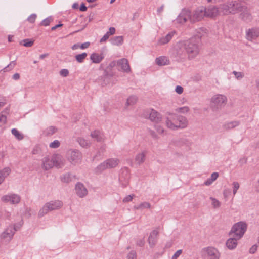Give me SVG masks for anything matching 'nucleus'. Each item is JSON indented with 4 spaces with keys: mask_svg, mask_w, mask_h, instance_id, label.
Wrapping results in <instances>:
<instances>
[{
    "mask_svg": "<svg viewBox=\"0 0 259 259\" xmlns=\"http://www.w3.org/2000/svg\"><path fill=\"white\" fill-rule=\"evenodd\" d=\"M63 206V203L59 200L51 201L46 203L43 207L39 210L38 216L42 217L49 211L58 209Z\"/></svg>",
    "mask_w": 259,
    "mask_h": 259,
    "instance_id": "obj_5",
    "label": "nucleus"
},
{
    "mask_svg": "<svg viewBox=\"0 0 259 259\" xmlns=\"http://www.w3.org/2000/svg\"><path fill=\"white\" fill-rule=\"evenodd\" d=\"M238 12H241L240 16L244 21H249L251 20V14L246 6L241 5Z\"/></svg>",
    "mask_w": 259,
    "mask_h": 259,
    "instance_id": "obj_15",
    "label": "nucleus"
},
{
    "mask_svg": "<svg viewBox=\"0 0 259 259\" xmlns=\"http://www.w3.org/2000/svg\"><path fill=\"white\" fill-rule=\"evenodd\" d=\"M11 132L15 137L19 140H22L24 138L23 135L21 134L16 128H13L11 130Z\"/></svg>",
    "mask_w": 259,
    "mask_h": 259,
    "instance_id": "obj_38",
    "label": "nucleus"
},
{
    "mask_svg": "<svg viewBox=\"0 0 259 259\" xmlns=\"http://www.w3.org/2000/svg\"><path fill=\"white\" fill-rule=\"evenodd\" d=\"M79 10L80 11L84 12L87 11V7L85 6L83 3H82L80 6Z\"/></svg>",
    "mask_w": 259,
    "mask_h": 259,
    "instance_id": "obj_64",
    "label": "nucleus"
},
{
    "mask_svg": "<svg viewBox=\"0 0 259 259\" xmlns=\"http://www.w3.org/2000/svg\"><path fill=\"white\" fill-rule=\"evenodd\" d=\"M34 44V40L30 39H25L20 42V44L26 47H31Z\"/></svg>",
    "mask_w": 259,
    "mask_h": 259,
    "instance_id": "obj_39",
    "label": "nucleus"
},
{
    "mask_svg": "<svg viewBox=\"0 0 259 259\" xmlns=\"http://www.w3.org/2000/svg\"><path fill=\"white\" fill-rule=\"evenodd\" d=\"M182 250L180 249L177 250L175 253L172 256V258L173 259H177L178 257L182 254Z\"/></svg>",
    "mask_w": 259,
    "mask_h": 259,
    "instance_id": "obj_54",
    "label": "nucleus"
},
{
    "mask_svg": "<svg viewBox=\"0 0 259 259\" xmlns=\"http://www.w3.org/2000/svg\"><path fill=\"white\" fill-rule=\"evenodd\" d=\"M206 14V10L203 8H198L195 10L192 14L191 23H194L196 22L200 21Z\"/></svg>",
    "mask_w": 259,
    "mask_h": 259,
    "instance_id": "obj_11",
    "label": "nucleus"
},
{
    "mask_svg": "<svg viewBox=\"0 0 259 259\" xmlns=\"http://www.w3.org/2000/svg\"><path fill=\"white\" fill-rule=\"evenodd\" d=\"M158 234V231L156 230L152 231L150 233L148 241L151 248H153L157 242Z\"/></svg>",
    "mask_w": 259,
    "mask_h": 259,
    "instance_id": "obj_20",
    "label": "nucleus"
},
{
    "mask_svg": "<svg viewBox=\"0 0 259 259\" xmlns=\"http://www.w3.org/2000/svg\"><path fill=\"white\" fill-rule=\"evenodd\" d=\"M57 131V128L55 126H50L45 129L44 131V134L45 136H51Z\"/></svg>",
    "mask_w": 259,
    "mask_h": 259,
    "instance_id": "obj_28",
    "label": "nucleus"
},
{
    "mask_svg": "<svg viewBox=\"0 0 259 259\" xmlns=\"http://www.w3.org/2000/svg\"><path fill=\"white\" fill-rule=\"evenodd\" d=\"M192 17V14L189 10L183 9L179 16L178 20L181 23H185L188 20L191 22V19Z\"/></svg>",
    "mask_w": 259,
    "mask_h": 259,
    "instance_id": "obj_16",
    "label": "nucleus"
},
{
    "mask_svg": "<svg viewBox=\"0 0 259 259\" xmlns=\"http://www.w3.org/2000/svg\"><path fill=\"white\" fill-rule=\"evenodd\" d=\"M149 133L150 135L152 137H153V138H155V139H157V136L156 134L153 130H149Z\"/></svg>",
    "mask_w": 259,
    "mask_h": 259,
    "instance_id": "obj_61",
    "label": "nucleus"
},
{
    "mask_svg": "<svg viewBox=\"0 0 259 259\" xmlns=\"http://www.w3.org/2000/svg\"><path fill=\"white\" fill-rule=\"evenodd\" d=\"M155 128L158 133L163 134L164 130L163 129V128L162 127H161V126L158 125H155Z\"/></svg>",
    "mask_w": 259,
    "mask_h": 259,
    "instance_id": "obj_53",
    "label": "nucleus"
},
{
    "mask_svg": "<svg viewBox=\"0 0 259 259\" xmlns=\"http://www.w3.org/2000/svg\"><path fill=\"white\" fill-rule=\"evenodd\" d=\"M141 117L148 119L155 123H158L162 120L160 114L152 109L144 110L141 114Z\"/></svg>",
    "mask_w": 259,
    "mask_h": 259,
    "instance_id": "obj_8",
    "label": "nucleus"
},
{
    "mask_svg": "<svg viewBox=\"0 0 259 259\" xmlns=\"http://www.w3.org/2000/svg\"><path fill=\"white\" fill-rule=\"evenodd\" d=\"M257 245H253L249 249V253L251 254L254 253L257 250Z\"/></svg>",
    "mask_w": 259,
    "mask_h": 259,
    "instance_id": "obj_57",
    "label": "nucleus"
},
{
    "mask_svg": "<svg viewBox=\"0 0 259 259\" xmlns=\"http://www.w3.org/2000/svg\"><path fill=\"white\" fill-rule=\"evenodd\" d=\"M110 35L107 32L100 39V42L101 43L106 41L109 37Z\"/></svg>",
    "mask_w": 259,
    "mask_h": 259,
    "instance_id": "obj_56",
    "label": "nucleus"
},
{
    "mask_svg": "<svg viewBox=\"0 0 259 259\" xmlns=\"http://www.w3.org/2000/svg\"><path fill=\"white\" fill-rule=\"evenodd\" d=\"M175 33V31H171L168 33L166 36L160 38L158 40L157 44L159 45H163L166 44H167L171 39L172 37L174 36Z\"/></svg>",
    "mask_w": 259,
    "mask_h": 259,
    "instance_id": "obj_21",
    "label": "nucleus"
},
{
    "mask_svg": "<svg viewBox=\"0 0 259 259\" xmlns=\"http://www.w3.org/2000/svg\"><path fill=\"white\" fill-rule=\"evenodd\" d=\"M54 165L58 168L61 167L63 165L62 157L59 154L54 155L52 157Z\"/></svg>",
    "mask_w": 259,
    "mask_h": 259,
    "instance_id": "obj_22",
    "label": "nucleus"
},
{
    "mask_svg": "<svg viewBox=\"0 0 259 259\" xmlns=\"http://www.w3.org/2000/svg\"><path fill=\"white\" fill-rule=\"evenodd\" d=\"M189 108L187 106H184L183 107L178 108L176 109V111L178 112L182 113H186L189 111Z\"/></svg>",
    "mask_w": 259,
    "mask_h": 259,
    "instance_id": "obj_42",
    "label": "nucleus"
},
{
    "mask_svg": "<svg viewBox=\"0 0 259 259\" xmlns=\"http://www.w3.org/2000/svg\"><path fill=\"white\" fill-rule=\"evenodd\" d=\"M36 15L35 14H31L27 19V20L31 23H33L35 22V20L36 18Z\"/></svg>",
    "mask_w": 259,
    "mask_h": 259,
    "instance_id": "obj_51",
    "label": "nucleus"
},
{
    "mask_svg": "<svg viewBox=\"0 0 259 259\" xmlns=\"http://www.w3.org/2000/svg\"><path fill=\"white\" fill-rule=\"evenodd\" d=\"M117 65L118 66V70L124 72L130 73L131 68L128 60L125 58H122L117 62Z\"/></svg>",
    "mask_w": 259,
    "mask_h": 259,
    "instance_id": "obj_13",
    "label": "nucleus"
},
{
    "mask_svg": "<svg viewBox=\"0 0 259 259\" xmlns=\"http://www.w3.org/2000/svg\"><path fill=\"white\" fill-rule=\"evenodd\" d=\"M200 41L198 37H192L184 41L186 51L190 59L194 58L199 54Z\"/></svg>",
    "mask_w": 259,
    "mask_h": 259,
    "instance_id": "obj_2",
    "label": "nucleus"
},
{
    "mask_svg": "<svg viewBox=\"0 0 259 259\" xmlns=\"http://www.w3.org/2000/svg\"><path fill=\"white\" fill-rule=\"evenodd\" d=\"M75 190L77 195L80 198L84 197L88 194V191L84 185L80 183H78L75 186Z\"/></svg>",
    "mask_w": 259,
    "mask_h": 259,
    "instance_id": "obj_19",
    "label": "nucleus"
},
{
    "mask_svg": "<svg viewBox=\"0 0 259 259\" xmlns=\"http://www.w3.org/2000/svg\"><path fill=\"white\" fill-rule=\"evenodd\" d=\"M175 91L178 94H181L183 92V88L180 85H177Z\"/></svg>",
    "mask_w": 259,
    "mask_h": 259,
    "instance_id": "obj_55",
    "label": "nucleus"
},
{
    "mask_svg": "<svg viewBox=\"0 0 259 259\" xmlns=\"http://www.w3.org/2000/svg\"><path fill=\"white\" fill-rule=\"evenodd\" d=\"M219 174L218 172H213L211 174L210 178L212 181H214L217 180Z\"/></svg>",
    "mask_w": 259,
    "mask_h": 259,
    "instance_id": "obj_60",
    "label": "nucleus"
},
{
    "mask_svg": "<svg viewBox=\"0 0 259 259\" xmlns=\"http://www.w3.org/2000/svg\"><path fill=\"white\" fill-rule=\"evenodd\" d=\"M2 200L4 202H10L11 204H15L20 202V197L16 194L5 195L2 197Z\"/></svg>",
    "mask_w": 259,
    "mask_h": 259,
    "instance_id": "obj_14",
    "label": "nucleus"
},
{
    "mask_svg": "<svg viewBox=\"0 0 259 259\" xmlns=\"http://www.w3.org/2000/svg\"><path fill=\"white\" fill-rule=\"evenodd\" d=\"M175 54L180 58H184L187 54L184 41L178 42L175 46Z\"/></svg>",
    "mask_w": 259,
    "mask_h": 259,
    "instance_id": "obj_12",
    "label": "nucleus"
},
{
    "mask_svg": "<svg viewBox=\"0 0 259 259\" xmlns=\"http://www.w3.org/2000/svg\"><path fill=\"white\" fill-rule=\"evenodd\" d=\"M227 101V98L225 96L220 94L216 95L211 98V107L213 111H216L225 106Z\"/></svg>",
    "mask_w": 259,
    "mask_h": 259,
    "instance_id": "obj_7",
    "label": "nucleus"
},
{
    "mask_svg": "<svg viewBox=\"0 0 259 259\" xmlns=\"http://www.w3.org/2000/svg\"><path fill=\"white\" fill-rule=\"evenodd\" d=\"M90 45V43L89 42H85L80 45L79 48L81 49H84L88 48Z\"/></svg>",
    "mask_w": 259,
    "mask_h": 259,
    "instance_id": "obj_58",
    "label": "nucleus"
},
{
    "mask_svg": "<svg viewBox=\"0 0 259 259\" xmlns=\"http://www.w3.org/2000/svg\"><path fill=\"white\" fill-rule=\"evenodd\" d=\"M146 154V151H143L136 155L135 160L138 165H141L145 161Z\"/></svg>",
    "mask_w": 259,
    "mask_h": 259,
    "instance_id": "obj_26",
    "label": "nucleus"
},
{
    "mask_svg": "<svg viewBox=\"0 0 259 259\" xmlns=\"http://www.w3.org/2000/svg\"><path fill=\"white\" fill-rule=\"evenodd\" d=\"M60 74L62 76L67 77L69 74V71L66 69H63L60 70Z\"/></svg>",
    "mask_w": 259,
    "mask_h": 259,
    "instance_id": "obj_52",
    "label": "nucleus"
},
{
    "mask_svg": "<svg viewBox=\"0 0 259 259\" xmlns=\"http://www.w3.org/2000/svg\"><path fill=\"white\" fill-rule=\"evenodd\" d=\"M60 145V143L58 140H55L50 144L49 146L52 148H57L59 147Z\"/></svg>",
    "mask_w": 259,
    "mask_h": 259,
    "instance_id": "obj_46",
    "label": "nucleus"
},
{
    "mask_svg": "<svg viewBox=\"0 0 259 259\" xmlns=\"http://www.w3.org/2000/svg\"><path fill=\"white\" fill-rule=\"evenodd\" d=\"M233 74L234 75L235 78L238 80L242 79L244 76L243 72H237L236 71H234L233 72Z\"/></svg>",
    "mask_w": 259,
    "mask_h": 259,
    "instance_id": "obj_44",
    "label": "nucleus"
},
{
    "mask_svg": "<svg viewBox=\"0 0 259 259\" xmlns=\"http://www.w3.org/2000/svg\"><path fill=\"white\" fill-rule=\"evenodd\" d=\"M16 64V61H11L9 65H8L7 66L4 68L2 70H3L4 72H6L8 71V70L7 69V68L9 69V70H11L14 67Z\"/></svg>",
    "mask_w": 259,
    "mask_h": 259,
    "instance_id": "obj_43",
    "label": "nucleus"
},
{
    "mask_svg": "<svg viewBox=\"0 0 259 259\" xmlns=\"http://www.w3.org/2000/svg\"><path fill=\"white\" fill-rule=\"evenodd\" d=\"M134 196H135V195L134 194L129 195L127 196L123 199V202L127 203V202L131 201L133 199V197H134Z\"/></svg>",
    "mask_w": 259,
    "mask_h": 259,
    "instance_id": "obj_50",
    "label": "nucleus"
},
{
    "mask_svg": "<svg viewBox=\"0 0 259 259\" xmlns=\"http://www.w3.org/2000/svg\"><path fill=\"white\" fill-rule=\"evenodd\" d=\"M206 13L208 16L211 17L215 16L218 14H221L222 12L220 11V6L219 7H213L211 8H209L206 11Z\"/></svg>",
    "mask_w": 259,
    "mask_h": 259,
    "instance_id": "obj_27",
    "label": "nucleus"
},
{
    "mask_svg": "<svg viewBox=\"0 0 259 259\" xmlns=\"http://www.w3.org/2000/svg\"><path fill=\"white\" fill-rule=\"evenodd\" d=\"M137 101V98L135 96H130L126 101V105H134Z\"/></svg>",
    "mask_w": 259,
    "mask_h": 259,
    "instance_id": "obj_37",
    "label": "nucleus"
},
{
    "mask_svg": "<svg viewBox=\"0 0 259 259\" xmlns=\"http://www.w3.org/2000/svg\"><path fill=\"white\" fill-rule=\"evenodd\" d=\"M103 59L104 56L102 54L99 55L96 53H93L90 56V59L94 63H99Z\"/></svg>",
    "mask_w": 259,
    "mask_h": 259,
    "instance_id": "obj_25",
    "label": "nucleus"
},
{
    "mask_svg": "<svg viewBox=\"0 0 259 259\" xmlns=\"http://www.w3.org/2000/svg\"><path fill=\"white\" fill-rule=\"evenodd\" d=\"M259 37V28H253L249 29L246 32V39L252 41Z\"/></svg>",
    "mask_w": 259,
    "mask_h": 259,
    "instance_id": "obj_18",
    "label": "nucleus"
},
{
    "mask_svg": "<svg viewBox=\"0 0 259 259\" xmlns=\"http://www.w3.org/2000/svg\"><path fill=\"white\" fill-rule=\"evenodd\" d=\"M67 158L72 164H75L80 162L82 158V155L80 151L76 149H70L67 151Z\"/></svg>",
    "mask_w": 259,
    "mask_h": 259,
    "instance_id": "obj_10",
    "label": "nucleus"
},
{
    "mask_svg": "<svg viewBox=\"0 0 259 259\" xmlns=\"http://www.w3.org/2000/svg\"><path fill=\"white\" fill-rule=\"evenodd\" d=\"M109 35H113L115 33V29L114 27H110L109 31L107 32Z\"/></svg>",
    "mask_w": 259,
    "mask_h": 259,
    "instance_id": "obj_62",
    "label": "nucleus"
},
{
    "mask_svg": "<svg viewBox=\"0 0 259 259\" xmlns=\"http://www.w3.org/2000/svg\"><path fill=\"white\" fill-rule=\"evenodd\" d=\"M11 172V169L9 167H5L2 170H0V176L3 179L7 178Z\"/></svg>",
    "mask_w": 259,
    "mask_h": 259,
    "instance_id": "obj_34",
    "label": "nucleus"
},
{
    "mask_svg": "<svg viewBox=\"0 0 259 259\" xmlns=\"http://www.w3.org/2000/svg\"><path fill=\"white\" fill-rule=\"evenodd\" d=\"M136 252L135 251H131L127 255V259H136Z\"/></svg>",
    "mask_w": 259,
    "mask_h": 259,
    "instance_id": "obj_48",
    "label": "nucleus"
},
{
    "mask_svg": "<svg viewBox=\"0 0 259 259\" xmlns=\"http://www.w3.org/2000/svg\"><path fill=\"white\" fill-rule=\"evenodd\" d=\"M202 257L206 259H220V253L213 247H207L203 249Z\"/></svg>",
    "mask_w": 259,
    "mask_h": 259,
    "instance_id": "obj_9",
    "label": "nucleus"
},
{
    "mask_svg": "<svg viewBox=\"0 0 259 259\" xmlns=\"http://www.w3.org/2000/svg\"><path fill=\"white\" fill-rule=\"evenodd\" d=\"M17 230V229L16 226L13 227L12 226H10L2 234L1 237L4 239H6L8 240H10L15 234V231Z\"/></svg>",
    "mask_w": 259,
    "mask_h": 259,
    "instance_id": "obj_17",
    "label": "nucleus"
},
{
    "mask_svg": "<svg viewBox=\"0 0 259 259\" xmlns=\"http://www.w3.org/2000/svg\"><path fill=\"white\" fill-rule=\"evenodd\" d=\"M61 180L64 183H69L72 181V177L70 174L67 173L61 177Z\"/></svg>",
    "mask_w": 259,
    "mask_h": 259,
    "instance_id": "obj_36",
    "label": "nucleus"
},
{
    "mask_svg": "<svg viewBox=\"0 0 259 259\" xmlns=\"http://www.w3.org/2000/svg\"><path fill=\"white\" fill-rule=\"evenodd\" d=\"M167 58L165 57H160L156 59V63L159 66L165 65L167 64Z\"/></svg>",
    "mask_w": 259,
    "mask_h": 259,
    "instance_id": "obj_32",
    "label": "nucleus"
},
{
    "mask_svg": "<svg viewBox=\"0 0 259 259\" xmlns=\"http://www.w3.org/2000/svg\"><path fill=\"white\" fill-rule=\"evenodd\" d=\"M112 44L114 45H121L123 41V38L122 36H115L110 39Z\"/></svg>",
    "mask_w": 259,
    "mask_h": 259,
    "instance_id": "obj_29",
    "label": "nucleus"
},
{
    "mask_svg": "<svg viewBox=\"0 0 259 259\" xmlns=\"http://www.w3.org/2000/svg\"><path fill=\"white\" fill-rule=\"evenodd\" d=\"M88 54L85 52H83L81 54L76 55L75 56V59L78 63H82L84 59L87 57Z\"/></svg>",
    "mask_w": 259,
    "mask_h": 259,
    "instance_id": "obj_35",
    "label": "nucleus"
},
{
    "mask_svg": "<svg viewBox=\"0 0 259 259\" xmlns=\"http://www.w3.org/2000/svg\"><path fill=\"white\" fill-rule=\"evenodd\" d=\"M7 122V116L5 114H0V126L4 125Z\"/></svg>",
    "mask_w": 259,
    "mask_h": 259,
    "instance_id": "obj_47",
    "label": "nucleus"
},
{
    "mask_svg": "<svg viewBox=\"0 0 259 259\" xmlns=\"http://www.w3.org/2000/svg\"><path fill=\"white\" fill-rule=\"evenodd\" d=\"M230 193V190L229 189H225L223 191V195L225 198H227L228 196V195Z\"/></svg>",
    "mask_w": 259,
    "mask_h": 259,
    "instance_id": "obj_63",
    "label": "nucleus"
},
{
    "mask_svg": "<svg viewBox=\"0 0 259 259\" xmlns=\"http://www.w3.org/2000/svg\"><path fill=\"white\" fill-rule=\"evenodd\" d=\"M210 199L212 201V205L213 208H218L221 206V203L215 198L210 197Z\"/></svg>",
    "mask_w": 259,
    "mask_h": 259,
    "instance_id": "obj_40",
    "label": "nucleus"
},
{
    "mask_svg": "<svg viewBox=\"0 0 259 259\" xmlns=\"http://www.w3.org/2000/svg\"><path fill=\"white\" fill-rule=\"evenodd\" d=\"M150 204L149 203L147 202H144L138 206H135L134 207V208L135 209H140L144 208H150Z\"/></svg>",
    "mask_w": 259,
    "mask_h": 259,
    "instance_id": "obj_41",
    "label": "nucleus"
},
{
    "mask_svg": "<svg viewBox=\"0 0 259 259\" xmlns=\"http://www.w3.org/2000/svg\"><path fill=\"white\" fill-rule=\"evenodd\" d=\"M166 117L165 124L166 126L171 130H176L179 128H184L188 124V121L185 116L169 113Z\"/></svg>",
    "mask_w": 259,
    "mask_h": 259,
    "instance_id": "obj_1",
    "label": "nucleus"
},
{
    "mask_svg": "<svg viewBox=\"0 0 259 259\" xmlns=\"http://www.w3.org/2000/svg\"><path fill=\"white\" fill-rule=\"evenodd\" d=\"M145 244V241L144 238L139 239L137 242V245L139 246H143Z\"/></svg>",
    "mask_w": 259,
    "mask_h": 259,
    "instance_id": "obj_59",
    "label": "nucleus"
},
{
    "mask_svg": "<svg viewBox=\"0 0 259 259\" xmlns=\"http://www.w3.org/2000/svg\"><path fill=\"white\" fill-rule=\"evenodd\" d=\"M119 162V160L117 158L108 159L98 165L95 168L94 171L97 174H101L106 169L115 167L118 164Z\"/></svg>",
    "mask_w": 259,
    "mask_h": 259,
    "instance_id": "obj_6",
    "label": "nucleus"
},
{
    "mask_svg": "<svg viewBox=\"0 0 259 259\" xmlns=\"http://www.w3.org/2000/svg\"><path fill=\"white\" fill-rule=\"evenodd\" d=\"M239 239H237V237H235L229 238L227 240L226 245L229 249H234L237 245V240Z\"/></svg>",
    "mask_w": 259,
    "mask_h": 259,
    "instance_id": "obj_24",
    "label": "nucleus"
},
{
    "mask_svg": "<svg viewBox=\"0 0 259 259\" xmlns=\"http://www.w3.org/2000/svg\"><path fill=\"white\" fill-rule=\"evenodd\" d=\"M77 141L79 145L84 148L89 147L91 145V143L90 142H88L87 140L82 138H78L77 139Z\"/></svg>",
    "mask_w": 259,
    "mask_h": 259,
    "instance_id": "obj_31",
    "label": "nucleus"
},
{
    "mask_svg": "<svg viewBox=\"0 0 259 259\" xmlns=\"http://www.w3.org/2000/svg\"><path fill=\"white\" fill-rule=\"evenodd\" d=\"M241 4L236 1H232L220 5V11L223 15L235 14L238 13Z\"/></svg>",
    "mask_w": 259,
    "mask_h": 259,
    "instance_id": "obj_3",
    "label": "nucleus"
},
{
    "mask_svg": "<svg viewBox=\"0 0 259 259\" xmlns=\"http://www.w3.org/2000/svg\"><path fill=\"white\" fill-rule=\"evenodd\" d=\"M53 20L51 17H49L46 19H44L41 23V25L42 26H48L50 22Z\"/></svg>",
    "mask_w": 259,
    "mask_h": 259,
    "instance_id": "obj_45",
    "label": "nucleus"
},
{
    "mask_svg": "<svg viewBox=\"0 0 259 259\" xmlns=\"http://www.w3.org/2000/svg\"><path fill=\"white\" fill-rule=\"evenodd\" d=\"M233 194L235 195L237 191V190L239 188V184L238 182H234L233 183Z\"/></svg>",
    "mask_w": 259,
    "mask_h": 259,
    "instance_id": "obj_49",
    "label": "nucleus"
},
{
    "mask_svg": "<svg viewBox=\"0 0 259 259\" xmlns=\"http://www.w3.org/2000/svg\"><path fill=\"white\" fill-rule=\"evenodd\" d=\"M42 167L45 170H49V169L52 168L54 166L52 158L50 159L49 157H46L42 159Z\"/></svg>",
    "mask_w": 259,
    "mask_h": 259,
    "instance_id": "obj_23",
    "label": "nucleus"
},
{
    "mask_svg": "<svg viewBox=\"0 0 259 259\" xmlns=\"http://www.w3.org/2000/svg\"><path fill=\"white\" fill-rule=\"evenodd\" d=\"M239 124V122L238 121H232L225 124L224 125V128L225 130H229L238 126Z\"/></svg>",
    "mask_w": 259,
    "mask_h": 259,
    "instance_id": "obj_33",
    "label": "nucleus"
},
{
    "mask_svg": "<svg viewBox=\"0 0 259 259\" xmlns=\"http://www.w3.org/2000/svg\"><path fill=\"white\" fill-rule=\"evenodd\" d=\"M91 136L96 139L97 142H101L103 140L102 136L99 131L95 130L91 133Z\"/></svg>",
    "mask_w": 259,
    "mask_h": 259,
    "instance_id": "obj_30",
    "label": "nucleus"
},
{
    "mask_svg": "<svg viewBox=\"0 0 259 259\" xmlns=\"http://www.w3.org/2000/svg\"><path fill=\"white\" fill-rule=\"evenodd\" d=\"M247 225L243 221L235 223L232 227L229 232V235L233 234V237H237V239H240L242 237L247 230Z\"/></svg>",
    "mask_w": 259,
    "mask_h": 259,
    "instance_id": "obj_4",
    "label": "nucleus"
}]
</instances>
